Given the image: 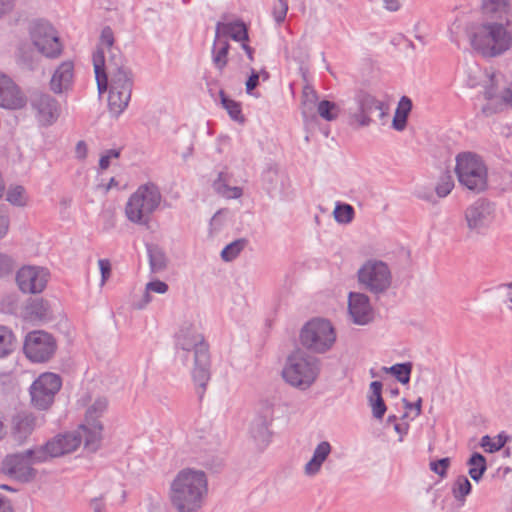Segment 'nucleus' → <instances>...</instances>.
<instances>
[{
  "instance_id": "nucleus-21",
  "label": "nucleus",
  "mask_w": 512,
  "mask_h": 512,
  "mask_svg": "<svg viewBox=\"0 0 512 512\" xmlns=\"http://www.w3.org/2000/svg\"><path fill=\"white\" fill-rule=\"evenodd\" d=\"M24 317L32 322H48L53 319V313L47 300L33 298L24 307Z\"/></svg>"
},
{
  "instance_id": "nucleus-3",
  "label": "nucleus",
  "mask_w": 512,
  "mask_h": 512,
  "mask_svg": "<svg viewBox=\"0 0 512 512\" xmlns=\"http://www.w3.org/2000/svg\"><path fill=\"white\" fill-rule=\"evenodd\" d=\"M509 19L505 22L486 20L481 24L473 25L468 37L472 48L486 58L502 55L512 45V35L508 31Z\"/></svg>"
},
{
  "instance_id": "nucleus-8",
  "label": "nucleus",
  "mask_w": 512,
  "mask_h": 512,
  "mask_svg": "<svg viewBox=\"0 0 512 512\" xmlns=\"http://www.w3.org/2000/svg\"><path fill=\"white\" fill-rule=\"evenodd\" d=\"M299 339L308 351L322 354L332 348L336 341V333L330 321L314 318L302 327Z\"/></svg>"
},
{
  "instance_id": "nucleus-22",
  "label": "nucleus",
  "mask_w": 512,
  "mask_h": 512,
  "mask_svg": "<svg viewBox=\"0 0 512 512\" xmlns=\"http://www.w3.org/2000/svg\"><path fill=\"white\" fill-rule=\"evenodd\" d=\"M35 428V417L22 412L13 417L11 435L17 444H23Z\"/></svg>"
},
{
  "instance_id": "nucleus-40",
  "label": "nucleus",
  "mask_w": 512,
  "mask_h": 512,
  "mask_svg": "<svg viewBox=\"0 0 512 512\" xmlns=\"http://www.w3.org/2000/svg\"><path fill=\"white\" fill-rule=\"evenodd\" d=\"M382 370L393 375L400 383L407 384L410 380L412 363H397L391 367H383Z\"/></svg>"
},
{
  "instance_id": "nucleus-29",
  "label": "nucleus",
  "mask_w": 512,
  "mask_h": 512,
  "mask_svg": "<svg viewBox=\"0 0 512 512\" xmlns=\"http://www.w3.org/2000/svg\"><path fill=\"white\" fill-rule=\"evenodd\" d=\"M230 177L225 172H220L213 181V189L220 196L227 199H237L242 196V188L229 185Z\"/></svg>"
},
{
  "instance_id": "nucleus-31",
  "label": "nucleus",
  "mask_w": 512,
  "mask_h": 512,
  "mask_svg": "<svg viewBox=\"0 0 512 512\" xmlns=\"http://www.w3.org/2000/svg\"><path fill=\"white\" fill-rule=\"evenodd\" d=\"M229 49L230 44L227 40L215 37L212 47V62L220 73L223 72L228 63Z\"/></svg>"
},
{
  "instance_id": "nucleus-26",
  "label": "nucleus",
  "mask_w": 512,
  "mask_h": 512,
  "mask_svg": "<svg viewBox=\"0 0 512 512\" xmlns=\"http://www.w3.org/2000/svg\"><path fill=\"white\" fill-rule=\"evenodd\" d=\"M216 38L229 36L235 41H247L249 39L248 29L243 21L223 23L218 22L215 29Z\"/></svg>"
},
{
  "instance_id": "nucleus-48",
  "label": "nucleus",
  "mask_w": 512,
  "mask_h": 512,
  "mask_svg": "<svg viewBox=\"0 0 512 512\" xmlns=\"http://www.w3.org/2000/svg\"><path fill=\"white\" fill-rule=\"evenodd\" d=\"M472 489V485L468 478L464 475H460L457 477L456 481L454 482L452 493L455 497V499L459 501H463L465 497L470 494Z\"/></svg>"
},
{
  "instance_id": "nucleus-33",
  "label": "nucleus",
  "mask_w": 512,
  "mask_h": 512,
  "mask_svg": "<svg viewBox=\"0 0 512 512\" xmlns=\"http://www.w3.org/2000/svg\"><path fill=\"white\" fill-rule=\"evenodd\" d=\"M483 13L491 17L490 21H501V16L505 22L508 18V3L506 0H483Z\"/></svg>"
},
{
  "instance_id": "nucleus-61",
  "label": "nucleus",
  "mask_w": 512,
  "mask_h": 512,
  "mask_svg": "<svg viewBox=\"0 0 512 512\" xmlns=\"http://www.w3.org/2000/svg\"><path fill=\"white\" fill-rule=\"evenodd\" d=\"M402 402L404 404V408L406 410H412V409H415L416 411V416H419L422 412L421 410V407H422V398H418V400L415 402V403H411L409 402L407 399L403 398L402 399Z\"/></svg>"
},
{
  "instance_id": "nucleus-6",
  "label": "nucleus",
  "mask_w": 512,
  "mask_h": 512,
  "mask_svg": "<svg viewBox=\"0 0 512 512\" xmlns=\"http://www.w3.org/2000/svg\"><path fill=\"white\" fill-rule=\"evenodd\" d=\"M455 173L459 184L473 193H481L488 187L487 166L475 153H459L456 156Z\"/></svg>"
},
{
  "instance_id": "nucleus-36",
  "label": "nucleus",
  "mask_w": 512,
  "mask_h": 512,
  "mask_svg": "<svg viewBox=\"0 0 512 512\" xmlns=\"http://www.w3.org/2000/svg\"><path fill=\"white\" fill-rule=\"evenodd\" d=\"M491 85L485 90V98L488 100L500 99L501 106L512 107V90L510 88H504L500 95L497 94L495 86L498 84V75L492 74L490 76Z\"/></svg>"
},
{
  "instance_id": "nucleus-45",
  "label": "nucleus",
  "mask_w": 512,
  "mask_h": 512,
  "mask_svg": "<svg viewBox=\"0 0 512 512\" xmlns=\"http://www.w3.org/2000/svg\"><path fill=\"white\" fill-rule=\"evenodd\" d=\"M14 349V335L12 331L0 326V358L10 354Z\"/></svg>"
},
{
  "instance_id": "nucleus-52",
  "label": "nucleus",
  "mask_w": 512,
  "mask_h": 512,
  "mask_svg": "<svg viewBox=\"0 0 512 512\" xmlns=\"http://www.w3.org/2000/svg\"><path fill=\"white\" fill-rule=\"evenodd\" d=\"M288 11V2L287 0H278V2L273 6L272 15L274 17L275 22L280 25L284 22Z\"/></svg>"
},
{
  "instance_id": "nucleus-1",
  "label": "nucleus",
  "mask_w": 512,
  "mask_h": 512,
  "mask_svg": "<svg viewBox=\"0 0 512 512\" xmlns=\"http://www.w3.org/2000/svg\"><path fill=\"white\" fill-rule=\"evenodd\" d=\"M176 348L182 351L179 357L184 364L187 363L189 354L193 353L192 377L201 389L200 396H202L210 379L211 361L208 343L196 325L184 323L176 335Z\"/></svg>"
},
{
  "instance_id": "nucleus-12",
  "label": "nucleus",
  "mask_w": 512,
  "mask_h": 512,
  "mask_svg": "<svg viewBox=\"0 0 512 512\" xmlns=\"http://www.w3.org/2000/svg\"><path fill=\"white\" fill-rule=\"evenodd\" d=\"M495 204L485 198H479L464 210V220L467 229L480 234L488 229L495 218Z\"/></svg>"
},
{
  "instance_id": "nucleus-54",
  "label": "nucleus",
  "mask_w": 512,
  "mask_h": 512,
  "mask_svg": "<svg viewBox=\"0 0 512 512\" xmlns=\"http://www.w3.org/2000/svg\"><path fill=\"white\" fill-rule=\"evenodd\" d=\"M114 44V35L113 31L110 27H104L101 36H100V45L101 47H98V49H102L105 52L106 50H111L113 48Z\"/></svg>"
},
{
  "instance_id": "nucleus-7",
  "label": "nucleus",
  "mask_w": 512,
  "mask_h": 512,
  "mask_svg": "<svg viewBox=\"0 0 512 512\" xmlns=\"http://www.w3.org/2000/svg\"><path fill=\"white\" fill-rule=\"evenodd\" d=\"M373 111H379L380 118L386 115L384 103L369 91L359 88L354 92L353 105L346 110L347 124L354 130L368 127L373 122Z\"/></svg>"
},
{
  "instance_id": "nucleus-57",
  "label": "nucleus",
  "mask_w": 512,
  "mask_h": 512,
  "mask_svg": "<svg viewBox=\"0 0 512 512\" xmlns=\"http://www.w3.org/2000/svg\"><path fill=\"white\" fill-rule=\"evenodd\" d=\"M98 265L101 272V285H104L111 275V263L108 259H100Z\"/></svg>"
},
{
  "instance_id": "nucleus-27",
  "label": "nucleus",
  "mask_w": 512,
  "mask_h": 512,
  "mask_svg": "<svg viewBox=\"0 0 512 512\" xmlns=\"http://www.w3.org/2000/svg\"><path fill=\"white\" fill-rule=\"evenodd\" d=\"M382 383L380 381H373L370 383V394L368 395V402L372 409L373 417L381 420L387 410L386 404L382 398Z\"/></svg>"
},
{
  "instance_id": "nucleus-39",
  "label": "nucleus",
  "mask_w": 512,
  "mask_h": 512,
  "mask_svg": "<svg viewBox=\"0 0 512 512\" xmlns=\"http://www.w3.org/2000/svg\"><path fill=\"white\" fill-rule=\"evenodd\" d=\"M284 175L279 171L277 167H269L262 175V181L264 188L268 193L276 191L279 185L282 183Z\"/></svg>"
},
{
  "instance_id": "nucleus-46",
  "label": "nucleus",
  "mask_w": 512,
  "mask_h": 512,
  "mask_svg": "<svg viewBox=\"0 0 512 512\" xmlns=\"http://www.w3.org/2000/svg\"><path fill=\"white\" fill-rule=\"evenodd\" d=\"M246 244L247 240L245 238H240L226 245L221 252L222 259L227 262L234 260L245 248Z\"/></svg>"
},
{
  "instance_id": "nucleus-51",
  "label": "nucleus",
  "mask_w": 512,
  "mask_h": 512,
  "mask_svg": "<svg viewBox=\"0 0 512 512\" xmlns=\"http://www.w3.org/2000/svg\"><path fill=\"white\" fill-rule=\"evenodd\" d=\"M454 181L451 175L444 174L440 177L439 182L435 187L438 197H446L453 189Z\"/></svg>"
},
{
  "instance_id": "nucleus-55",
  "label": "nucleus",
  "mask_w": 512,
  "mask_h": 512,
  "mask_svg": "<svg viewBox=\"0 0 512 512\" xmlns=\"http://www.w3.org/2000/svg\"><path fill=\"white\" fill-rule=\"evenodd\" d=\"M504 444H505V441L502 439L501 436L498 437L497 441H492V442H491V438L488 435L483 436L481 439V446L484 448L489 447V449H488L489 452H494V451L500 450L504 446Z\"/></svg>"
},
{
  "instance_id": "nucleus-37",
  "label": "nucleus",
  "mask_w": 512,
  "mask_h": 512,
  "mask_svg": "<svg viewBox=\"0 0 512 512\" xmlns=\"http://www.w3.org/2000/svg\"><path fill=\"white\" fill-rule=\"evenodd\" d=\"M467 465L470 467L468 474L476 482H478L483 477V474L487 470L486 459L482 454L478 452H474L470 456L467 461Z\"/></svg>"
},
{
  "instance_id": "nucleus-4",
  "label": "nucleus",
  "mask_w": 512,
  "mask_h": 512,
  "mask_svg": "<svg viewBox=\"0 0 512 512\" xmlns=\"http://www.w3.org/2000/svg\"><path fill=\"white\" fill-rule=\"evenodd\" d=\"M319 371L318 358L302 349H296L288 356L282 375L291 386L306 390L315 382Z\"/></svg>"
},
{
  "instance_id": "nucleus-20",
  "label": "nucleus",
  "mask_w": 512,
  "mask_h": 512,
  "mask_svg": "<svg viewBox=\"0 0 512 512\" xmlns=\"http://www.w3.org/2000/svg\"><path fill=\"white\" fill-rule=\"evenodd\" d=\"M31 105L37 111L39 122L44 126L52 125L60 116L58 101L48 94L35 95Z\"/></svg>"
},
{
  "instance_id": "nucleus-56",
  "label": "nucleus",
  "mask_w": 512,
  "mask_h": 512,
  "mask_svg": "<svg viewBox=\"0 0 512 512\" xmlns=\"http://www.w3.org/2000/svg\"><path fill=\"white\" fill-rule=\"evenodd\" d=\"M121 149H109L106 151L104 155L101 156L99 160V167L102 170H105L110 165V160L112 158H118L120 156Z\"/></svg>"
},
{
  "instance_id": "nucleus-59",
  "label": "nucleus",
  "mask_w": 512,
  "mask_h": 512,
  "mask_svg": "<svg viewBox=\"0 0 512 512\" xmlns=\"http://www.w3.org/2000/svg\"><path fill=\"white\" fill-rule=\"evenodd\" d=\"M13 269V260L10 256L0 253V275L7 274Z\"/></svg>"
},
{
  "instance_id": "nucleus-5",
  "label": "nucleus",
  "mask_w": 512,
  "mask_h": 512,
  "mask_svg": "<svg viewBox=\"0 0 512 512\" xmlns=\"http://www.w3.org/2000/svg\"><path fill=\"white\" fill-rule=\"evenodd\" d=\"M161 200L162 195L156 184H143L129 197L125 206L126 217L132 223L148 226Z\"/></svg>"
},
{
  "instance_id": "nucleus-19",
  "label": "nucleus",
  "mask_w": 512,
  "mask_h": 512,
  "mask_svg": "<svg viewBox=\"0 0 512 512\" xmlns=\"http://www.w3.org/2000/svg\"><path fill=\"white\" fill-rule=\"evenodd\" d=\"M273 418L272 406L266 404L250 425V435L257 446L266 447L271 439L269 424Z\"/></svg>"
},
{
  "instance_id": "nucleus-9",
  "label": "nucleus",
  "mask_w": 512,
  "mask_h": 512,
  "mask_svg": "<svg viewBox=\"0 0 512 512\" xmlns=\"http://www.w3.org/2000/svg\"><path fill=\"white\" fill-rule=\"evenodd\" d=\"M358 282L374 295L384 294L391 286L389 266L381 260H367L357 272Z\"/></svg>"
},
{
  "instance_id": "nucleus-32",
  "label": "nucleus",
  "mask_w": 512,
  "mask_h": 512,
  "mask_svg": "<svg viewBox=\"0 0 512 512\" xmlns=\"http://www.w3.org/2000/svg\"><path fill=\"white\" fill-rule=\"evenodd\" d=\"M131 99V93L125 91H112L109 90L108 96V109L110 114L118 118L124 110L128 107Z\"/></svg>"
},
{
  "instance_id": "nucleus-38",
  "label": "nucleus",
  "mask_w": 512,
  "mask_h": 512,
  "mask_svg": "<svg viewBox=\"0 0 512 512\" xmlns=\"http://www.w3.org/2000/svg\"><path fill=\"white\" fill-rule=\"evenodd\" d=\"M107 51L109 53L108 59H105V72L107 74L121 72L124 69H130L118 49L112 48Z\"/></svg>"
},
{
  "instance_id": "nucleus-11",
  "label": "nucleus",
  "mask_w": 512,
  "mask_h": 512,
  "mask_svg": "<svg viewBox=\"0 0 512 512\" xmlns=\"http://www.w3.org/2000/svg\"><path fill=\"white\" fill-rule=\"evenodd\" d=\"M62 386L60 376L54 373L41 374L31 385V402L39 410L48 409Z\"/></svg>"
},
{
  "instance_id": "nucleus-53",
  "label": "nucleus",
  "mask_w": 512,
  "mask_h": 512,
  "mask_svg": "<svg viewBox=\"0 0 512 512\" xmlns=\"http://www.w3.org/2000/svg\"><path fill=\"white\" fill-rule=\"evenodd\" d=\"M450 466V458L445 457L439 460L431 461L429 464L430 470L441 478L446 477L447 469Z\"/></svg>"
},
{
  "instance_id": "nucleus-64",
  "label": "nucleus",
  "mask_w": 512,
  "mask_h": 512,
  "mask_svg": "<svg viewBox=\"0 0 512 512\" xmlns=\"http://www.w3.org/2000/svg\"><path fill=\"white\" fill-rule=\"evenodd\" d=\"M14 0H0V18L12 11Z\"/></svg>"
},
{
  "instance_id": "nucleus-62",
  "label": "nucleus",
  "mask_w": 512,
  "mask_h": 512,
  "mask_svg": "<svg viewBox=\"0 0 512 512\" xmlns=\"http://www.w3.org/2000/svg\"><path fill=\"white\" fill-rule=\"evenodd\" d=\"M9 228V218L8 216L0 210V239H2L8 232Z\"/></svg>"
},
{
  "instance_id": "nucleus-58",
  "label": "nucleus",
  "mask_w": 512,
  "mask_h": 512,
  "mask_svg": "<svg viewBox=\"0 0 512 512\" xmlns=\"http://www.w3.org/2000/svg\"><path fill=\"white\" fill-rule=\"evenodd\" d=\"M146 286H147L148 292L164 294L168 291V285L165 282L160 281V280L148 282L146 284Z\"/></svg>"
},
{
  "instance_id": "nucleus-41",
  "label": "nucleus",
  "mask_w": 512,
  "mask_h": 512,
  "mask_svg": "<svg viewBox=\"0 0 512 512\" xmlns=\"http://www.w3.org/2000/svg\"><path fill=\"white\" fill-rule=\"evenodd\" d=\"M317 112L326 121H334L340 114L339 106L329 100H322L318 103Z\"/></svg>"
},
{
  "instance_id": "nucleus-17",
  "label": "nucleus",
  "mask_w": 512,
  "mask_h": 512,
  "mask_svg": "<svg viewBox=\"0 0 512 512\" xmlns=\"http://www.w3.org/2000/svg\"><path fill=\"white\" fill-rule=\"evenodd\" d=\"M27 103L26 96L13 79L0 72V107L17 110Z\"/></svg>"
},
{
  "instance_id": "nucleus-10",
  "label": "nucleus",
  "mask_w": 512,
  "mask_h": 512,
  "mask_svg": "<svg viewBox=\"0 0 512 512\" xmlns=\"http://www.w3.org/2000/svg\"><path fill=\"white\" fill-rule=\"evenodd\" d=\"M37 447L26 450L23 453L7 455L2 461V471L20 482H30L36 476V470L32 467L35 463L45 462L39 460Z\"/></svg>"
},
{
  "instance_id": "nucleus-63",
  "label": "nucleus",
  "mask_w": 512,
  "mask_h": 512,
  "mask_svg": "<svg viewBox=\"0 0 512 512\" xmlns=\"http://www.w3.org/2000/svg\"><path fill=\"white\" fill-rule=\"evenodd\" d=\"M227 213L228 210L226 209L217 211L210 221L211 227H213L214 229H218L222 225V216Z\"/></svg>"
},
{
  "instance_id": "nucleus-35",
  "label": "nucleus",
  "mask_w": 512,
  "mask_h": 512,
  "mask_svg": "<svg viewBox=\"0 0 512 512\" xmlns=\"http://www.w3.org/2000/svg\"><path fill=\"white\" fill-rule=\"evenodd\" d=\"M147 253L152 273H159L166 269L168 259L161 247L158 245L148 244Z\"/></svg>"
},
{
  "instance_id": "nucleus-25",
  "label": "nucleus",
  "mask_w": 512,
  "mask_h": 512,
  "mask_svg": "<svg viewBox=\"0 0 512 512\" xmlns=\"http://www.w3.org/2000/svg\"><path fill=\"white\" fill-rule=\"evenodd\" d=\"M73 80V63L70 61L63 62L54 72L50 88L54 93H62L69 89Z\"/></svg>"
},
{
  "instance_id": "nucleus-28",
  "label": "nucleus",
  "mask_w": 512,
  "mask_h": 512,
  "mask_svg": "<svg viewBox=\"0 0 512 512\" xmlns=\"http://www.w3.org/2000/svg\"><path fill=\"white\" fill-rule=\"evenodd\" d=\"M93 66L99 94L106 92L109 88V74L105 72V56L102 49L93 53Z\"/></svg>"
},
{
  "instance_id": "nucleus-2",
  "label": "nucleus",
  "mask_w": 512,
  "mask_h": 512,
  "mask_svg": "<svg viewBox=\"0 0 512 512\" xmlns=\"http://www.w3.org/2000/svg\"><path fill=\"white\" fill-rule=\"evenodd\" d=\"M207 490V477L203 471L183 469L171 483V505L176 512H198Z\"/></svg>"
},
{
  "instance_id": "nucleus-60",
  "label": "nucleus",
  "mask_w": 512,
  "mask_h": 512,
  "mask_svg": "<svg viewBox=\"0 0 512 512\" xmlns=\"http://www.w3.org/2000/svg\"><path fill=\"white\" fill-rule=\"evenodd\" d=\"M259 85V78L257 75V71L253 68H251V74L248 77L245 86H246V92L248 94H251V92Z\"/></svg>"
},
{
  "instance_id": "nucleus-24",
  "label": "nucleus",
  "mask_w": 512,
  "mask_h": 512,
  "mask_svg": "<svg viewBox=\"0 0 512 512\" xmlns=\"http://www.w3.org/2000/svg\"><path fill=\"white\" fill-rule=\"evenodd\" d=\"M331 452V444L328 441H321L314 449L312 458L304 466L305 475L310 477L317 475Z\"/></svg>"
},
{
  "instance_id": "nucleus-44",
  "label": "nucleus",
  "mask_w": 512,
  "mask_h": 512,
  "mask_svg": "<svg viewBox=\"0 0 512 512\" xmlns=\"http://www.w3.org/2000/svg\"><path fill=\"white\" fill-rule=\"evenodd\" d=\"M354 214V208L347 203H337L333 211L335 220L340 224L352 222Z\"/></svg>"
},
{
  "instance_id": "nucleus-49",
  "label": "nucleus",
  "mask_w": 512,
  "mask_h": 512,
  "mask_svg": "<svg viewBox=\"0 0 512 512\" xmlns=\"http://www.w3.org/2000/svg\"><path fill=\"white\" fill-rule=\"evenodd\" d=\"M19 63L28 70H33L37 66L38 57L31 47L22 46L18 55Z\"/></svg>"
},
{
  "instance_id": "nucleus-42",
  "label": "nucleus",
  "mask_w": 512,
  "mask_h": 512,
  "mask_svg": "<svg viewBox=\"0 0 512 512\" xmlns=\"http://www.w3.org/2000/svg\"><path fill=\"white\" fill-rule=\"evenodd\" d=\"M317 100L318 94L315 89L310 85L304 86L302 94V115L304 118H308V115L313 111Z\"/></svg>"
},
{
  "instance_id": "nucleus-16",
  "label": "nucleus",
  "mask_w": 512,
  "mask_h": 512,
  "mask_svg": "<svg viewBox=\"0 0 512 512\" xmlns=\"http://www.w3.org/2000/svg\"><path fill=\"white\" fill-rule=\"evenodd\" d=\"M50 273L39 266H23L17 271L16 283L21 292L26 294L41 293L47 286Z\"/></svg>"
},
{
  "instance_id": "nucleus-43",
  "label": "nucleus",
  "mask_w": 512,
  "mask_h": 512,
  "mask_svg": "<svg viewBox=\"0 0 512 512\" xmlns=\"http://www.w3.org/2000/svg\"><path fill=\"white\" fill-rule=\"evenodd\" d=\"M107 399L104 397L97 398L94 403L87 409L85 421L94 422L99 421L98 419L103 415L107 409Z\"/></svg>"
},
{
  "instance_id": "nucleus-23",
  "label": "nucleus",
  "mask_w": 512,
  "mask_h": 512,
  "mask_svg": "<svg viewBox=\"0 0 512 512\" xmlns=\"http://www.w3.org/2000/svg\"><path fill=\"white\" fill-rule=\"evenodd\" d=\"M103 426L99 421L86 422L80 425L76 432H80L84 447L90 452H96L102 441Z\"/></svg>"
},
{
  "instance_id": "nucleus-14",
  "label": "nucleus",
  "mask_w": 512,
  "mask_h": 512,
  "mask_svg": "<svg viewBox=\"0 0 512 512\" xmlns=\"http://www.w3.org/2000/svg\"><path fill=\"white\" fill-rule=\"evenodd\" d=\"M55 350V340L45 331H32L25 338L24 352L33 362L49 360L55 353Z\"/></svg>"
},
{
  "instance_id": "nucleus-15",
  "label": "nucleus",
  "mask_w": 512,
  "mask_h": 512,
  "mask_svg": "<svg viewBox=\"0 0 512 512\" xmlns=\"http://www.w3.org/2000/svg\"><path fill=\"white\" fill-rule=\"evenodd\" d=\"M82 442L80 432H70L58 435L45 445L37 446L39 460H48L49 458L59 457L64 454L75 451Z\"/></svg>"
},
{
  "instance_id": "nucleus-30",
  "label": "nucleus",
  "mask_w": 512,
  "mask_h": 512,
  "mask_svg": "<svg viewBox=\"0 0 512 512\" xmlns=\"http://www.w3.org/2000/svg\"><path fill=\"white\" fill-rule=\"evenodd\" d=\"M133 73L131 69H124L121 72L109 74V90L125 91L132 94Z\"/></svg>"
},
{
  "instance_id": "nucleus-47",
  "label": "nucleus",
  "mask_w": 512,
  "mask_h": 512,
  "mask_svg": "<svg viewBox=\"0 0 512 512\" xmlns=\"http://www.w3.org/2000/svg\"><path fill=\"white\" fill-rule=\"evenodd\" d=\"M221 103L223 107L227 110L230 117L235 121L243 122L244 118L241 114L240 104L232 99H230L224 91H220L219 93Z\"/></svg>"
},
{
  "instance_id": "nucleus-13",
  "label": "nucleus",
  "mask_w": 512,
  "mask_h": 512,
  "mask_svg": "<svg viewBox=\"0 0 512 512\" xmlns=\"http://www.w3.org/2000/svg\"><path fill=\"white\" fill-rule=\"evenodd\" d=\"M33 45L38 52L48 58L58 57L62 51V45L54 28L47 22L37 21L31 29Z\"/></svg>"
},
{
  "instance_id": "nucleus-34",
  "label": "nucleus",
  "mask_w": 512,
  "mask_h": 512,
  "mask_svg": "<svg viewBox=\"0 0 512 512\" xmlns=\"http://www.w3.org/2000/svg\"><path fill=\"white\" fill-rule=\"evenodd\" d=\"M412 109V101L407 96H402L396 108L392 126L397 131H402L407 125L408 115Z\"/></svg>"
},
{
  "instance_id": "nucleus-50",
  "label": "nucleus",
  "mask_w": 512,
  "mask_h": 512,
  "mask_svg": "<svg viewBox=\"0 0 512 512\" xmlns=\"http://www.w3.org/2000/svg\"><path fill=\"white\" fill-rule=\"evenodd\" d=\"M6 199L9 203L15 206H25L27 203V196L23 186H11L7 190Z\"/></svg>"
},
{
  "instance_id": "nucleus-18",
  "label": "nucleus",
  "mask_w": 512,
  "mask_h": 512,
  "mask_svg": "<svg viewBox=\"0 0 512 512\" xmlns=\"http://www.w3.org/2000/svg\"><path fill=\"white\" fill-rule=\"evenodd\" d=\"M348 311L352 321L357 325H366L374 317V310L370 304L369 297L364 293H349Z\"/></svg>"
}]
</instances>
